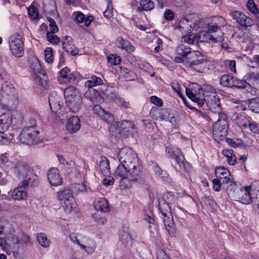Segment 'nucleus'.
Wrapping results in <instances>:
<instances>
[{"mask_svg": "<svg viewBox=\"0 0 259 259\" xmlns=\"http://www.w3.org/2000/svg\"><path fill=\"white\" fill-rule=\"evenodd\" d=\"M120 164L117 167L115 175L124 179L130 176H137L141 174L142 166L138 156L127 148L120 149L117 154Z\"/></svg>", "mask_w": 259, "mask_h": 259, "instance_id": "obj_1", "label": "nucleus"}, {"mask_svg": "<svg viewBox=\"0 0 259 259\" xmlns=\"http://www.w3.org/2000/svg\"><path fill=\"white\" fill-rule=\"evenodd\" d=\"M257 189L253 188V186L246 187L244 189L242 188L238 191V194L235 195V198L237 201L241 202L244 204L253 203L255 209L258 211L259 213V184L257 186Z\"/></svg>", "mask_w": 259, "mask_h": 259, "instance_id": "obj_2", "label": "nucleus"}, {"mask_svg": "<svg viewBox=\"0 0 259 259\" xmlns=\"http://www.w3.org/2000/svg\"><path fill=\"white\" fill-rule=\"evenodd\" d=\"M187 60L184 65L192 70L203 73L209 69L210 62L199 51H192Z\"/></svg>", "mask_w": 259, "mask_h": 259, "instance_id": "obj_3", "label": "nucleus"}, {"mask_svg": "<svg viewBox=\"0 0 259 259\" xmlns=\"http://www.w3.org/2000/svg\"><path fill=\"white\" fill-rule=\"evenodd\" d=\"M18 100L17 93L11 82L5 81L2 83L0 92V101L2 105L9 109L14 108Z\"/></svg>", "mask_w": 259, "mask_h": 259, "instance_id": "obj_4", "label": "nucleus"}, {"mask_svg": "<svg viewBox=\"0 0 259 259\" xmlns=\"http://www.w3.org/2000/svg\"><path fill=\"white\" fill-rule=\"evenodd\" d=\"M19 138L23 144L34 145L42 141L44 136L41 128L37 126H29L23 128Z\"/></svg>", "mask_w": 259, "mask_h": 259, "instance_id": "obj_5", "label": "nucleus"}, {"mask_svg": "<svg viewBox=\"0 0 259 259\" xmlns=\"http://www.w3.org/2000/svg\"><path fill=\"white\" fill-rule=\"evenodd\" d=\"M58 199L67 213H70L76 208V204L72 191L63 188L57 192Z\"/></svg>", "mask_w": 259, "mask_h": 259, "instance_id": "obj_6", "label": "nucleus"}, {"mask_svg": "<svg viewBox=\"0 0 259 259\" xmlns=\"http://www.w3.org/2000/svg\"><path fill=\"white\" fill-rule=\"evenodd\" d=\"M159 202V209L163 216V221L166 229L171 237L175 236V223L167 202L162 201Z\"/></svg>", "mask_w": 259, "mask_h": 259, "instance_id": "obj_7", "label": "nucleus"}, {"mask_svg": "<svg viewBox=\"0 0 259 259\" xmlns=\"http://www.w3.org/2000/svg\"><path fill=\"white\" fill-rule=\"evenodd\" d=\"M226 24V20L222 17H213L211 22L207 24V30L211 33H213L215 40L219 42L224 40V33L221 27Z\"/></svg>", "mask_w": 259, "mask_h": 259, "instance_id": "obj_8", "label": "nucleus"}, {"mask_svg": "<svg viewBox=\"0 0 259 259\" xmlns=\"http://www.w3.org/2000/svg\"><path fill=\"white\" fill-rule=\"evenodd\" d=\"M20 240L15 235L7 234L5 238H0V247L8 254L18 250Z\"/></svg>", "mask_w": 259, "mask_h": 259, "instance_id": "obj_9", "label": "nucleus"}, {"mask_svg": "<svg viewBox=\"0 0 259 259\" xmlns=\"http://www.w3.org/2000/svg\"><path fill=\"white\" fill-rule=\"evenodd\" d=\"M218 115V119L213 126L212 134L215 140H220L224 138L228 132L226 115L225 113Z\"/></svg>", "mask_w": 259, "mask_h": 259, "instance_id": "obj_10", "label": "nucleus"}, {"mask_svg": "<svg viewBox=\"0 0 259 259\" xmlns=\"http://www.w3.org/2000/svg\"><path fill=\"white\" fill-rule=\"evenodd\" d=\"M9 46L12 54L16 57L24 55V40L22 35L14 33L9 38Z\"/></svg>", "mask_w": 259, "mask_h": 259, "instance_id": "obj_11", "label": "nucleus"}, {"mask_svg": "<svg viewBox=\"0 0 259 259\" xmlns=\"http://www.w3.org/2000/svg\"><path fill=\"white\" fill-rule=\"evenodd\" d=\"M165 153L169 158L174 159L180 168L186 170V161L180 149L172 145L165 147Z\"/></svg>", "mask_w": 259, "mask_h": 259, "instance_id": "obj_12", "label": "nucleus"}, {"mask_svg": "<svg viewBox=\"0 0 259 259\" xmlns=\"http://www.w3.org/2000/svg\"><path fill=\"white\" fill-rule=\"evenodd\" d=\"M93 111L94 113L97 114L102 120L108 124H110L109 127L110 132H114L113 129V128H115L116 132L118 131V130L115 127L116 123L112 124L114 120V118L113 115L111 113L104 110L100 106L97 105L94 107Z\"/></svg>", "mask_w": 259, "mask_h": 259, "instance_id": "obj_13", "label": "nucleus"}, {"mask_svg": "<svg viewBox=\"0 0 259 259\" xmlns=\"http://www.w3.org/2000/svg\"><path fill=\"white\" fill-rule=\"evenodd\" d=\"M31 68L34 73V79L36 83L46 88L48 84V77L44 73L40 63L36 60L32 65Z\"/></svg>", "mask_w": 259, "mask_h": 259, "instance_id": "obj_14", "label": "nucleus"}, {"mask_svg": "<svg viewBox=\"0 0 259 259\" xmlns=\"http://www.w3.org/2000/svg\"><path fill=\"white\" fill-rule=\"evenodd\" d=\"M206 104L212 112L218 114L223 113L219 96L215 93H211L206 96Z\"/></svg>", "mask_w": 259, "mask_h": 259, "instance_id": "obj_15", "label": "nucleus"}, {"mask_svg": "<svg viewBox=\"0 0 259 259\" xmlns=\"http://www.w3.org/2000/svg\"><path fill=\"white\" fill-rule=\"evenodd\" d=\"M14 172L17 177L24 179L27 178L28 175L31 176L32 178H36V174L33 170L27 164L23 162H19L14 168Z\"/></svg>", "mask_w": 259, "mask_h": 259, "instance_id": "obj_16", "label": "nucleus"}, {"mask_svg": "<svg viewBox=\"0 0 259 259\" xmlns=\"http://www.w3.org/2000/svg\"><path fill=\"white\" fill-rule=\"evenodd\" d=\"M192 51V49L188 45L184 44L179 45L176 49L178 56L175 57V61L177 63H182L184 64Z\"/></svg>", "mask_w": 259, "mask_h": 259, "instance_id": "obj_17", "label": "nucleus"}, {"mask_svg": "<svg viewBox=\"0 0 259 259\" xmlns=\"http://www.w3.org/2000/svg\"><path fill=\"white\" fill-rule=\"evenodd\" d=\"M49 104L53 112L60 114L63 106V101L62 98L56 93H52L49 97Z\"/></svg>", "mask_w": 259, "mask_h": 259, "instance_id": "obj_18", "label": "nucleus"}, {"mask_svg": "<svg viewBox=\"0 0 259 259\" xmlns=\"http://www.w3.org/2000/svg\"><path fill=\"white\" fill-rule=\"evenodd\" d=\"M49 104L53 112L60 114L63 106V101L62 98L56 93H52L49 97Z\"/></svg>", "mask_w": 259, "mask_h": 259, "instance_id": "obj_19", "label": "nucleus"}, {"mask_svg": "<svg viewBox=\"0 0 259 259\" xmlns=\"http://www.w3.org/2000/svg\"><path fill=\"white\" fill-rule=\"evenodd\" d=\"M84 97L94 104L101 103L103 101L101 94L94 88L87 89L84 94Z\"/></svg>", "mask_w": 259, "mask_h": 259, "instance_id": "obj_20", "label": "nucleus"}, {"mask_svg": "<svg viewBox=\"0 0 259 259\" xmlns=\"http://www.w3.org/2000/svg\"><path fill=\"white\" fill-rule=\"evenodd\" d=\"M48 179L50 184L54 186H60L63 183V180L56 168H52L49 170Z\"/></svg>", "mask_w": 259, "mask_h": 259, "instance_id": "obj_21", "label": "nucleus"}, {"mask_svg": "<svg viewBox=\"0 0 259 259\" xmlns=\"http://www.w3.org/2000/svg\"><path fill=\"white\" fill-rule=\"evenodd\" d=\"M233 18L242 27H247L253 24V21L251 18L239 11L234 12Z\"/></svg>", "mask_w": 259, "mask_h": 259, "instance_id": "obj_22", "label": "nucleus"}, {"mask_svg": "<svg viewBox=\"0 0 259 259\" xmlns=\"http://www.w3.org/2000/svg\"><path fill=\"white\" fill-rule=\"evenodd\" d=\"M67 131L70 134H74L78 131L80 128V122L79 117L73 116L70 117L66 124Z\"/></svg>", "mask_w": 259, "mask_h": 259, "instance_id": "obj_23", "label": "nucleus"}, {"mask_svg": "<svg viewBox=\"0 0 259 259\" xmlns=\"http://www.w3.org/2000/svg\"><path fill=\"white\" fill-rule=\"evenodd\" d=\"M66 105L70 111L73 113L79 111L82 106V97L78 96L66 100Z\"/></svg>", "mask_w": 259, "mask_h": 259, "instance_id": "obj_24", "label": "nucleus"}, {"mask_svg": "<svg viewBox=\"0 0 259 259\" xmlns=\"http://www.w3.org/2000/svg\"><path fill=\"white\" fill-rule=\"evenodd\" d=\"M63 49L68 54L74 56L78 54V50L73 43L72 38L69 36H65L62 40Z\"/></svg>", "mask_w": 259, "mask_h": 259, "instance_id": "obj_25", "label": "nucleus"}, {"mask_svg": "<svg viewBox=\"0 0 259 259\" xmlns=\"http://www.w3.org/2000/svg\"><path fill=\"white\" fill-rule=\"evenodd\" d=\"M215 175L217 178L221 180L222 185L227 184L230 182V174L229 170L224 167L215 168Z\"/></svg>", "mask_w": 259, "mask_h": 259, "instance_id": "obj_26", "label": "nucleus"}, {"mask_svg": "<svg viewBox=\"0 0 259 259\" xmlns=\"http://www.w3.org/2000/svg\"><path fill=\"white\" fill-rule=\"evenodd\" d=\"M12 114L10 111L0 115V130L7 131L12 122Z\"/></svg>", "mask_w": 259, "mask_h": 259, "instance_id": "obj_27", "label": "nucleus"}, {"mask_svg": "<svg viewBox=\"0 0 259 259\" xmlns=\"http://www.w3.org/2000/svg\"><path fill=\"white\" fill-rule=\"evenodd\" d=\"M94 207L97 210L104 212H108L110 211L108 202L104 198L96 199L94 201Z\"/></svg>", "mask_w": 259, "mask_h": 259, "instance_id": "obj_28", "label": "nucleus"}, {"mask_svg": "<svg viewBox=\"0 0 259 259\" xmlns=\"http://www.w3.org/2000/svg\"><path fill=\"white\" fill-rule=\"evenodd\" d=\"M104 95L110 101L116 102L119 97L116 93V90L112 86H107L103 90Z\"/></svg>", "mask_w": 259, "mask_h": 259, "instance_id": "obj_29", "label": "nucleus"}, {"mask_svg": "<svg viewBox=\"0 0 259 259\" xmlns=\"http://www.w3.org/2000/svg\"><path fill=\"white\" fill-rule=\"evenodd\" d=\"M26 187L23 185L18 187L15 189L12 193V196L13 199L16 200L24 199L27 197V193L25 191Z\"/></svg>", "mask_w": 259, "mask_h": 259, "instance_id": "obj_30", "label": "nucleus"}, {"mask_svg": "<svg viewBox=\"0 0 259 259\" xmlns=\"http://www.w3.org/2000/svg\"><path fill=\"white\" fill-rule=\"evenodd\" d=\"M116 46L118 48L127 51L133 52L135 50L130 41L126 39H123L122 37L118 38L116 42Z\"/></svg>", "mask_w": 259, "mask_h": 259, "instance_id": "obj_31", "label": "nucleus"}, {"mask_svg": "<svg viewBox=\"0 0 259 259\" xmlns=\"http://www.w3.org/2000/svg\"><path fill=\"white\" fill-rule=\"evenodd\" d=\"M134 125L130 120H123L120 123L119 132L123 135L130 133L134 128Z\"/></svg>", "mask_w": 259, "mask_h": 259, "instance_id": "obj_32", "label": "nucleus"}, {"mask_svg": "<svg viewBox=\"0 0 259 259\" xmlns=\"http://www.w3.org/2000/svg\"><path fill=\"white\" fill-rule=\"evenodd\" d=\"M80 247L89 253H92L95 250L96 245L94 241L89 238L83 241V244L80 245Z\"/></svg>", "mask_w": 259, "mask_h": 259, "instance_id": "obj_33", "label": "nucleus"}, {"mask_svg": "<svg viewBox=\"0 0 259 259\" xmlns=\"http://www.w3.org/2000/svg\"><path fill=\"white\" fill-rule=\"evenodd\" d=\"M103 84V80L99 77L93 75L90 79L87 80L84 83V87L87 89L93 88L94 87L102 85Z\"/></svg>", "mask_w": 259, "mask_h": 259, "instance_id": "obj_34", "label": "nucleus"}, {"mask_svg": "<svg viewBox=\"0 0 259 259\" xmlns=\"http://www.w3.org/2000/svg\"><path fill=\"white\" fill-rule=\"evenodd\" d=\"M230 184L227 186L226 190L228 195L235 199V195L238 194V191L240 190L241 187L238 186L235 182L230 181Z\"/></svg>", "mask_w": 259, "mask_h": 259, "instance_id": "obj_35", "label": "nucleus"}, {"mask_svg": "<svg viewBox=\"0 0 259 259\" xmlns=\"http://www.w3.org/2000/svg\"><path fill=\"white\" fill-rule=\"evenodd\" d=\"M60 77L66 79L69 82H73L76 80V76L71 72L68 67L62 68L59 72Z\"/></svg>", "mask_w": 259, "mask_h": 259, "instance_id": "obj_36", "label": "nucleus"}, {"mask_svg": "<svg viewBox=\"0 0 259 259\" xmlns=\"http://www.w3.org/2000/svg\"><path fill=\"white\" fill-rule=\"evenodd\" d=\"M199 40L200 42H218L215 40V37L208 30L201 31L199 34Z\"/></svg>", "mask_w": 259, "mask_h": 259, "instance_id": "obj_37", "label": "nucleus"}, {"mask_svg": "<svg viewBox=\"0 0 259 259\" xmlns=\"http://www.w3.org/2000/svg\"><path fill=\"white\" fill-rule=\"evenodd\" d=\"M244 79L247 82V84L255 85L259 82V74L255 72H248L244 76Z\"/></svg>", "mask_w": 259, "mask_h": 259, "instance_id": "obj_38", "label": "nucleus"}, {"mask_svg": "<svg viewBox=\"0 0 259 259\" xmlns=\"http://www.w3.org/2000/svg\"><path fill=\"white\" fill-rule=\"evenodd\" d=\"M120 241L126 247L132 246L133 243V239L131 235L125 231H123L120 237Z\"/></svg>", "mask_w": 259, "mask_h": 259, "instance_id": "obj_39", "label": "nucleus"}, {"mask_svg": "<svg viewBox=\"0 0 259 259\" xmlns=\"http://www.w3.org/2000/svg\"><path fill=\"white\" fill-rule=\"evenodd\" d=\"M99 165L100 169L103 175H106L110 174V168L109 162L107 158L105 157H102Z\"/></svg>", "mask_w": 259, "mask_h": 259, "instance_id": "obj_40", "label": "nucleus"}, {"mask_svg": "<svg viewBox=\"0 0 259 259\" xmlns=\"http://www.w3.org/2000/svg\"><path fill=\"white\" fill-rule=\"evenodd\" d=\"M234 76L225 74L220 79V84L225 87L232 88Z\"/></svg>", "mask_w": 259, "mask_h": 259, "instance_id": "obj_41", "label": "nucleus"}, {"mask_svg": "<svg viewBox=\"0 0 259 259\" xmlns=\"http://www.w3.org/2000/svg\"><path fill=\"white\" fill-rule=\"evenodd\" d=\"M38 184V179L36 175V178H32L31 175H28L27 178H25L22 182V185L24 187L27 188L29 185L32 187L37 186Z\"/></svg>", "mask_w": 259, "mask_h": 259, "instance_id": "obj_42", "label": "nucleus"}, {"mask_svg": "<svg viewBox=\"0 0 259 259\" xmlns=\"http://www.w3.org/2000/svg\"><path fill=\"white\" fill-rule=\"evenodd\" d=\"M64 93L66 100L73 98L77 95L81 96L76 88L72 86L67 88Z\"/></svg>", "mask_w": 259, "mask_h": 259, "instance_id": "obj_43", "label": "nucleus"}, {"mask_svg": "<svg viewBox=\"0 0 259 259\" xmlns=\"http://www.w3.org/2000/svg\"><path fill=\"white\" fill-rule=\"evenodd\" d=\"M121 73L123 78L127 81L133 80L137 78V75L133 71L126 68H122Z\"/></svg>", "mask_w": 259, "mask_h": 259, "instance_id": "obj_44", "label": "nucleus"}, {"mask_svg": "<svg viewBox=\"0 0 259 259\" xmlns=\"http://www.w3.org/2000/svg\"><path fill=\"white\" fill-rule=\"evenodd\" d=\"M37 239L39 244L44 248H48L50 245V240L47 236L42 233H38L37 235Z\"/></svg>", "mask_w": 259, "mask_h": 259, "instance_id": "obj_45", "label": "nucleus"}, {"mask_svg": "<svg viewBox=\"0 0 259 259\" xmlns=\"http://www.w3.org/2000/svg\"><path fill=\"white\" fill-rule=\"evenodd\" d=\"M140 7L142 11H151L154 8V4L151 0H141L140 2Z\"/></svg>", "mask_w": 259, "mask_h": 259, "instance_id": "obj_46", "label": "nucleus"}, {"mask_svg": "<svg viewBox=\"0 0 259 259\" xmlns=\"http://www.w3.org/2000/svg\"><path fill=\"white\" fill-rule=\"evenodd\" d=\"M249 107L253 112L259 113V97L251 99L249 103Z\"/></svg>", "mask_w": 259, "mask_h": 259, "instance_id": "obj_47", "label": "nucleus"}, {"mask_svg": "<svg viewBox=\"0 0 259 259\" xmlns=\"http://www.w3.org/2000/svg\"><path fill=\"white\" fill-rule=\"evenodd\" d=\"M247 85V82H246L244 78L243 79L241 80L237 77H234L232 87H235L237 89H245L246 88Z\"/></svg>", "mask_w": 259, "mask_h": 259, "instance_id": "obj_48", "label": "nucleus"}, {"mask_svg": "<svg viewBox=\"0 0 259 259\" xmlns=\"http://www.w3.org/2000/svg\"><path fill=\"white\" fill-rule=\"evenodd\" d=\"M107 62L111 65H116L120 64L121 59L117 55L110 54L107 57Z\"/></svg>", "mask_w": 259, "mask_h": 259, "instance_id": "obj_49", "label": "nucleus"}, {"mask_svg": "<svg viewBox=\"0 0 259 259\" xmlns=\"http://www.w3.org/2000/svg\"><path fill=\"white\" fill-rule=\"evenodd\" d=\"M54 33L48 32L46 34V37L48 41L53 44L56 45L60 42V38L56 35H55Z\"/></svg>", "mask_w": 259, "mask_h": 259, "instance_id": "obj_50", "label": "nucleus"}, {"mask_svg": "<svg viewBox=\"0 0 259 259\" xmlns=\"http://www.w3.org/2000/svg\"><path fill=\"white\" fill-rule=\"evenodd\" d=\"M45 59L48 63H51L53 61V50L51 48H47L44 52Z\"/></svg>", "mask_w": 259, "mask_h": 259, "instance_id": "obj_51", "label": "nucleus"}, {"mask_svg": "<svg viewBox=\"0 0 259 259\" xmlns=\"http://www.w3.org/2000/svg\"><path fill=\"white\" fill-rule=\"evenodd\" d=\"M247 7L248 9L254 15L258 14V9L253 0H249L247 3Z\"/></svg>", "mask_w": 259, "mask_h": 259, "instance_id": "obj_52", "label": "nucleus"}, {"mask_svg": "<svg viewBox=\"0 0 259 259\" xmlns=\"http://www.w3.org/2000/svg\"><path fill=\"white\" fill-rule=\"evenodd\" d=\"M6 131H2L0 130V144H7L9 141L12 139L8 137L7 134L5 133Z\"/></svg>", "mask_w": 259, "mask_h": 259, "instance_id": "obj_53", "label": "nucleus"}, {"mask_svg": "<svg viewBox=\"0 0 259 259\" xmlns=\"http://www.w3.org/2000/svg\"><path fill=\"white\" fill-rule=\"evenodd\" d=\"M28 14L32 19L37 18L38 16V11L37 8L34 7H30L28 9Z\"/></svg>", "mask_w": 259, "mask_h": 259, "instance_id": "obj_54", "label": "nucleus"}, {"mask_svg": "<svg viewBox=\"0 0 259 259\" xmlns=\"http://www.w3.org/2000/svg\"><path fill=\"white\" fill-rule=\"evenodd\" d=\"M182 41L188 44L192 45L195 42V36L193 34L185 35L182 37Z\"/></svg>", "mask_w": 259, "mask_h": 259, "instance_id": "obj_55", "label": "nucleus"}, {"mask_svg": "<svg viewBox=\"0 0 259 259\" xmlns=\"http://www.w3.org/2000/svg\"><path fill=\"white\" fill-rule=\"evenodd\" d=\"M48 20L50 22L49 25L50 27V32L56 33L58 31L59 29L55 21L51 18H48Z\"/></svg>", "mask_w": 259, "mask_h": 259, "instance_id": "obj_56", "label": "nucleus"}, {"mask_svg": "<svg viewBox=\"0 0 259 259\" xmlns=\"http://www.w3.org/2000/svg\"><path fill=\"white\" fill-rule=\"evenodd\" d=\"M213 189L215 191L219 192L221 190V185L222 184L221 180L215 178L212 181Z\"/></svg>", "mask_w": 259, "mask_h": 259, "instance_id": "obj_57", "label": "nucleus"}, {"mask_svg": "<svg viewBox=\"0 0 259 259\" xmlns=\"http://www.w3.org/2000/svg\"><path fill=\"white\" fill-rule=\"evenodd\" d=\"M157 259H171L162 249H158L156 253Z\"/></svg>", "mask_w": 259, "mask_h": 259, "instance_id": "obj_58", "label": "nucleus"}, {"mask_svg": "<svg viewBox=\"0 0 259 259\" xmlns=\"http://www.w3.org/2000/svg\"><path fill=\"white\" fill-rule=\"evenodd\" d=\"M245 126H248L249 130L254 133H257L259 132V127L256 123H244Z\"/></svg>", "mask_w": 259, "mask_h": 259, "instance_id": "obj_59", "label": "nucleus"}, {"mask_svg": "<svg viewBox=\"0 0 259 259\" xmlns=\"http://www.w3.org/2000/svg\"><path fill=\"white\" fill-rule=\"evenodd\" d=\"M156 41L155 42L156 43V47L154 48V52L155 53H158L160 51H161L162 50L163 48V41L161 39L157 37L156 38Z\"/></svg>", "mask_w": 259, "mask_h": 259, "instance_id": "obj_60", "label": "nucleus"}, {"mask_svg": "<svg viewBox=\"0 0 259 259\" xmlns=\"http://www.w3.org/2000/svg\"><path fill=\"white\" fill-rule=\"evenodd\" d=\"M241 144L244 147H251L253 145V141L248 137H244L241 140Z\"/></svg>", "mask_w": 259, "mask_h": 259, "instance_id": "obj_61", "label": "nucleus"}, {"mask_svg": "<svg viewBox=\"0 0 259 259\" xmlns=\"http://www.w3.org/2000/svg\"><path fill=\"white\" fill-rule=\"evenodd\" d=\"M150 101L154 104L156 105L157 106H161L162 105V101L159 98L153 96H151L150 98Z\"/></svg>", "mask_w": 259, "mask_h": 259, "instance_id": "obj_62", "label": "nucleus"}, {"mask_svg": "<svg viewBox=\"0 0 259 259\" xmlns=\"http://www.w3.org/2000/svg\"><path fill=\"white\" fill-rule=\"evenodd\" d=\"M171 87L181 98H183V95L182 92V88L180 87L179 84L177 83H172Z\"/></svg>", "mask_w": 259, "mask_h": 259, "instance_id": "obj_63", "label": "nucleus"}, {"mask_svg": "<svg viewBox=\"0 0 259 259\" xmlns=\"http://www.w3.org/2000/svg\"><path fill=\"white\" fill-rule=\"evenodd\" d=\"M103 183L105 186L107 187L112 185L114 183V180L113 177L108 176L104 179Z\"/></svg>", "mask_w": 259, "mask_h": 259, "instance_id": "obj_64", "label": "nucleus"}]
</instances>
